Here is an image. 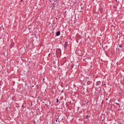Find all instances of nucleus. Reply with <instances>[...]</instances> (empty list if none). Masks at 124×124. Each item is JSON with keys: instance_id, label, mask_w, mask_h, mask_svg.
<instances>
[{"instance_id": "obj_1", "label": "nucleus", "mask_w": 124, "mask_h": 124, "mask_svg": "<svg viewBox=\"0 0 124 124\" xmlns=\"http://www.w3.org/2000/svg\"><path fill=\"white\" fill-rule=\"evenodd\" d=\"M20 52H22V53H25L26 52V49H25V47H22L20 49Z\"/></svg>"}, {"instance_id": "obj_2", "label": "nucleus", "mask_w": 124, "mask_h": 124, "mask_svg": "<svg viewBox=\"0 0 124 124\" xmlns=\"http://www.w3.org/2000/svg\"><path fill=\"white\" fill-rule=\"evenodd\" d=\"M101 85V81H97L96 83V86H100Z\"/></svg>"}, {"instance_id": "obj_3", "label": "nucleus", "mask_w": 124, "mask_h": 124, "mask_svg": "<svg viewBox=\"0 0 124 124\" xmlns=\"http://www.w3.org/2000/svg\"><path fill=\"white\" fill-rule=\"evenodd\" d=\"M13 47H14V43H11L10 46V49H12Z\"/></svg>"}, {"instance_id": "obj_4", "label": "nucleus", "mask_w": 124, "mask_h": 124, "mask_svg": "<svg viewBox=\"0 0 124 124\" xmlns=\"http://www.w3.org/2000/svg\"><path fill=\"white\" fill-rule=\"evenodd\" d=\"M57 3H58V2L55 3V2H54V3L52 4V8H55V7H56V4H57Z\"/></svg>"}, {"instance_id": "obj_5", "label": "nucleus", "mask_w": 124, "mask_h": 124, "mask_svg": "<svg viewBox=\"0 0 124 124\" xmlns=\"http://www.w3.org/2000/svg\"><path fill=\"white\" fill-rule=\"evenodd\" d=\"M59 35H61V31H58L56 32V36H59Z\"/></svg>"}, {"instance_id": "obj_6", "label": "nucleus", "mask_w": 124, "mask_h": 124, "mask_svg": "<svg viewBox=\"0 0 124 124\" xmlns=\"http://www.w3.org/2000/svg\"><path fill=\"white\" fill-rule=\"evenodd\" d=\"M67 47V42H65L64 45V49H66Z\"/></svg>"}, {"instance_id": "obj_7", "label": "nucleus", "mask_w": 124, "mask_h": 124, "mask_svg": "<svg viewBox=\"0 0 124 124\" xmlns=\"http://www.w3.org/2000/svg\"><path fill=\"white\" fill-rule=\"evenodd\" d=\"M114 104H116V105L118 106L119 108H121V106H120V104L117 103V102H115Z\"/></svg>"}, {"instance_id": "obj_8", "label": "nucleus", "mask_w": 124, "mask_h": 124, "mask_svg": "<svg viewBox=\"0 0 124 124\" xmlns=\"http://www.w3.org/2000/svg\"><path fill=\"white\" fill-rule=\"evenodd\" d=\"M99 12H100V13H102V12H103V10H102V8H100L99 9Z\"/></svg>"}, {"instance_id": "obj_9", "label": "nucleus", "mask_w": 124, "mask_h": 124, "mask_svg": "<svg viewBox=\"0 0 124 124\" xmlns=\"http://www.w3.org/2000/svg\"><path fill=\"white\" fill-rule=\"evenodd\" d=\"M73 3H74V4H76V3H77V0L74 1Z\"/></svg>"}, {"instance_id": "obj_10", "label": "nucleus", "mask_w": 124, "mask_h": 124, "mask_svg": "<svg viewBox=\"0 0 124 124\" xmlns=\"http://www.w3.org/2000/svg\"><path fill=\"white\" fill-rule=\"evenodd\" d=\"M89 115H86V116H85V119H88V118H89Z\"/></svg>"}, {"instance_id": "obj_11", "label": "nucleus", "mask_w": 124, "mask_h": 124, "mask_svg": "<svg viewBox=\"0 0 124 124\" xmlns=\"http://www.w3.org/2000/svg\"><path fill=\"white\" fill-rule=\"evenodd\" d=\"M113 8L114 9H117L118 8V7L117 6H113Z\"/></svg>"}, {"instance_id": "obj_12", "label": "nucleus", "mask_w": 124, "mask_h": 124, "mask_svg": "<svg viewBox=\"0 0 124 124\" xmlns=\"http://www.w3.org/2000/svg\"><path fill=\"white\" fill-rule=\"evenodd\" d=\"M56 102L58 103L59 102V99L57 98L56 99Z\"/></svg>"}, {"instance_id": "obj_13", "label": "nucleus", "mask_w": 124, "mask_h": 124, "mask_svg": "<svg viewBox=\"0 0 124 124\" xmlns=\"http://www.w3.org/2000/svg\"><path fill=\"white\" fill-rule=\"evenodd\" d=\"M58 2V0H54V2Z\"/></svg>"}, {"instance_id": "obj_14", "label": "nucleus", "mask_w": 124, "mask_h": 124, "mask_svg": "<svg viewBox=\"0 0 124 124\" xmlns=\"http://www.w3.org/2000/svg\"><path fill=\"white\" fill-rule=\"evenodd\" d=\"M119 48H122V45H119Z\"/></svg>"}, {"instance_id": "obj_15", "label": "nucleus", "mask_w": 124, "mask_h": 124, "mask_svg": "<svg viewBox=\"0 0 124 124\" xmlns=\"http://www.w3.org/2000/svg\"><path fill=\"white\" fill-rule=\"evenodd\" d=\"M111 27H112L113 28H116V26H115L114 25H111Z\"/></svg>"}, {"instance_id": "obj_16", "label": "nucleus", "mask_w": 124, "mask_h": 124, "mask_svg": "<svg viewBox=\"0 0 124 124\" xmlns=\"http://www.w3.org/2000/svg\"><path fill=\"white\" fill-rule=\"evenodd\" d=\"M61 93H63V90H62Z\"/></svg>"}, {"instance_id": "obj_17", "label": "nucleus", "mask_w": 124, "mask_h": 124, "mask_svg": "<svg viewBox=\"0 0 124 124\" xmlns=\"http://www.w3.org/2000/svg\"><path fill=\"white\" fill-rule=\"evenodd\" d=\"M102 115H103V116H104L103 117H104V118H105V114H103Z\"/></svg>"}, {"instance_id": "obj_18", "label": "nucleus", "mask_w": 124, "mask_h": 124, "mask_svg": "<svg viewBox=\"0 0 124 124\" xmlns=\"http://www.w3.org/2000/svg\"><path fill=\"white\" fill-rule=\"evenodd\" d=\"M58 50H59V51H60V52L62 51V49H58Z\"/></svg>"}, {"instance_id": "obj_19", "label": "nucleus", "mask_w": 124, "mask_h": 124, "mask_svg": "<svg viewBox=\"0 0 124 124\" xmlns=\"http://www.w3.org/2000/svg\"><path fill=\"white\" fill-rule=\"evenodd\" d=\"M43 81H45V78H43Z\"/></svg>"}, {"instance_id": "obj_20", "label": "nucleus", "mask_w": 124, "mask_h": 124, "mask_svg": "<svg viewBox=\"0 0 124 124\" xmlns=\"http://www.w3.org/2000/svg\"><path fill=\"white\" fill-rule=\"evenodd\" d=\"M22 108H23V107H24V104H23L21 106Z\"/></svg>"}, {"instance_id": "obj_21", "label": "nucleus", "mask_w": 124, "mask_h": 124, "mask_svg": "<svg viewBox=\"0 0 124 124\" xmlns=\"http://www.w3.org/2000/svg\"><path fill=\"white\" fill-rule=\"evenodd\" d=\"M29 31H31V28H29Z\"/></svg>"}, {"instance_id": "obj_22", "label": "nucleus", "mask_w": 124, "mask_h": 124, "mask_svg": "<svg viewBox=\"0 0 124 124\" xmlns=\"http://www.w3.org/2000/svg\"><path fill=\"white\" fill-rule=\"evenodd\" d=\"M106 84H102L103 86H105Z\"/></svg>"}, {"instance_id": "obj_23", "label": "nucleus", "mask_w": 124, "mask_h": 124, "mask_svg": "<svg viewBox=\"0 0 124 124\" xmlns=\"http://www.w3.org/2000/svg\"><path fill=\"white\" fill-rule=\"evenodd\" d=\"M59 123H61V121L60 120H58Z\"/></svg>"}, {"instance_id": "obj_24", "label": "nucleus", "mask_w": 124, "mask_h": 124, "mask_svg": "<svg viewBox=\"0 0 124 124\" xmlns=\"http://www.w3.org/2000/svg\"><path fill=\"white\" fill-rule=\"evenodd\" d=\"M56 122H58V119H56Z\"/></svg>"}, {"instance_id": "obj_25", "label": "nucleus", "mask_w": 124, "mask_h": 124, "mask_svg": "<svg viewBox=\"0 0 124 124\" xmlns=\"http://www.w3.org/2000/svg\"><path fill=\"white\" fill-rule=\"evenodd\" d=\"M56 120H59V117L56 119Z\"/></svg>"}, {"instance_id": "obj_26", "label": "nucleus", "mask_w": 124, "mask_h": 124, "mask_svg": "<svg viewBox=\"0 0 124 124\" xmlns=\"http://www.w3.org/2000/svg\"><path fill=\"white\" fill-rule=\"evenodd\" d=\"M49 2H52V1H51V0H50V1L49 0Z\"/></svg>"}, {"instance_id": "obj_27", "label": "nucleus", "mask_w": 124, "mask_h": 124, "mask_svg": "<svg viewBox=\"0 0 124 124\" xmlns=\"http://www.w3.org/2000/svg\"><path fill=\"white\" fill-rule=\"evenodd\" d=\"M45 106H47V105H46V104H45Z\"/></svg>"}, {"instance_id": "obj_28", "label": "nucleus", "mask_w": 124, "mask_h": 124, "mask_svg": "<svg viewBox=\"0 0 124 124\" xmlns=\"http://www.w3.org/2000/svg\"><path fill=\"white\" fill-rule=\"evenodd\" d=\"M106 100H108V99L107 98V99H106Z\"/></svg>"}, {"instance_id": "obj_29", "label": "nucleus", "mask_w": 124, "mask_h": 124, "mask_svg": "<svg viewBox=\"0 0 124 124\" xmlns=\"http://www.w3.org/2000/svg\"><path fill=\"white\" fill-rule=\"evenodd\" d=\"M74 65H73V66H72V67H74Z\"/></svg>"}, {"instance_id": "obj_30", "label": "nucleus", "mask_w": 124, "mask_h": 124, "mask_svg": "<svg viewBox=\"0 0 124 124\" xmlns=\"http://www.w3.org/2000/svg\"><path fill=\"white\" fill-rule=\"evenodd\" d=\"M108 47V46H106V48H107Z\"/></svg>"}, {"instance_id": "obj_31", "label": "nucleus", "mask_w": 124, "mask_h": 124, "mask_svg": "<svg viewBox=\"0 0 124 124\" xmlns=\"http://www.w3.org/2000/svg\"><path fill=\"white\" fill-rule=\"evenodd\" d=\"M43 103H45V102H43Z\"/></svg>"}, {"instance_id": "obj_32", "label": "nucleus", "mask_w": 124, "mask_h": 124, "mask_svg": "<svg viewBox=\"0 0 124 124\" xmlns=\"http://www.w3.org/2000/svg\"><path fill=\"white\" fill-rule=\"evenodd\" d=\"M3 30H4V28H3Z\"/></svg>"}, {"instance_id": "obj_33", "label": "nucleus", "mask_w": 124, "mask_h": 124, "mask_svg": "<svg viewBox=\"0 0 124 124\" xmlns=\"http://www.w3.org/2000/svg\"><path fill=\"white\" fill-rule=\"evenodd\" d=\"M21 1H23V0H21Z\"/></svg>"}, {"instance_id": "obj_34", "label": "nucleus", "mask_w": 124, "mask_h": 124, "mask_svg": "<svg viewBox=\"0 0 124 124\" xmlns=\"http://www.w3.org/2000/svg\"><path fill=\"white\" fill-rule=\"evenodd\" d=\"M38 98H39V97H38Z\"/></svg>"}, {"instance_id": "obj_35", "label": "nucleus", "mask_w": 124, "mask_h": 124, "mask_svg": "<svg viewBox=\"0 0 124 124\" xmlns=\"http://www.w3.org/2000/svg\"><path fill=\"white\" fill-rule=\"evenodd\" d=\"M120 124H122L121 123H120Z\"/></svg>"}]
</instances>
